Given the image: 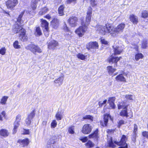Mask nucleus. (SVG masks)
<instances>
[{"instance_id":"nucleus-8","label":"nucleus","mask_w":148,"mask_h":148,"mask_svg":"<svg viewBox=\"0 0 148 148\" xmlns=\"http://www.w3.org/2000/svg\"><path fill=\"white\" fill-rule=\"evenodd\" d=\"M21 33L19 35V38L22 41H26L27 39V37L25 36V30L24 29H20Z\"/></svg>"},{"instance_id":"nucleus-27","label":"nucleus","mask_w":148,"mask_h":148,"mask_svg":"<svg viewBox=\"0 0 148 148\" xmlns=\"http://www.w3.org/2000/svg\"><path fill=\"white\" fill-rule=\"evenodd\" d=\"M107 69L109 74L110 75H112L116 70V69L113 68L111 66H108Z\"/></svg>"},{"instance_id":"nucleus-21","label":"nucleus","mask_w":148,"mask_h":148,"mask_svg":"<svg viewBox=\"0 0 148 148\" xmlns=\"http://www.w3.org/2000/svg\"><path fill=\"white\" fill-rule=\"evenodd\" d=\"M64 79V76H61L58 79H56L54 81V82L56 84H58L59 86L61 85L62 84Z\"/></svg>"},{"instance_id":"nucleus-13","label":"nucleus","mask_w":148,"mask_h":148,"mask_svg":"<svg viewBox=\"0 0 148 148\" xmlns=\"http://www.w3.org/2000/svg\"><path fill=\"white\" fill-rule=\"evenodd\" d=\"M121 58V57H114L112 56L110 57L108 59L109 62L110 63L112 64L114 63V66H116L117 65L116 63L118 61H119L120 58Z\"/></svg>"},{"instance_id":"nucleus-3","label":"nucleus","mask_w":148,"mask_h":148,"mask_svg":"<svg viewBox=\"0 0 148 148\" xmlns=\"http://www.w3.org/2000/svg\"><path fill=\"white\" fill-rule=\"evenodd\" d=\"M25 11H24L21 13L19 15L17 20V21L19 24L17 25H16L13 29V31L15 33H21L20 29H23L22 28L23 24V21L21 19Z\"/></svg>"},{"instance_id":"nucleus-54","label":"nucleus","mask_w":148,"mask_h":148,"mask_svg":"<svg viewBox=\"0 0 148 148\" xmlns=\"http://www.w3.org/2000/svg\"><path fill=\"white\" fill-rule=\"evenodd\" d=\"M107 101V100L106 99H105L104 101H103L102 102L101 101L99 102V104L100 107H101L104 104H105Z\"/></svg>"},{"instance_id":"nucleus-26","label":"nucleus","mask_w":148,"mask_h":148,"mask_svg":"<svg viewBox=\"0 0 148 148\" xmlns=\"http://www.w3.org/2000/svg\"><path fill=\"white\" fill-rule=\"evenodd\" d=\"M14 128L13 130V134H15L16 132V129L19 127L20 124L19 122L15 121L14 123Z\"/></svg>"},{"instance_id":"nucleus-47","label":"nucleus","mask_w":148,"mask_h":148,"mask_svg":"<svg viewBox=\"0 0 148 148\" xmlns=\"http://www.w3.org/2000/svg\"><path fill=\"white\" fill-rule=\"evenodd\" d=\"M125 98L128 100H133V96L131 95H126L125 96Z\"/></svg>"},{"instance_id":"nucleus-59","label":"nucleus","mask_w":148,"mask_h":148,"mask_svg":"<svg viewBox=\"0 0 148 148\" xmlns=\"http://www.w3.org/2000/svg\"><path fill=\"white\" fill-rule=\"evenodd\" d=\"M63 29L66 31H68L69 30L68 27H67V25L65 23L63 25Z\"/></svg>"},{"instance_id":"nucleus-11","label":"nucleus","mask_w":148,"mask_h":148,"mask_svg":"<svg viewBox=\"0 0 148 148\" xmlns=\"http://www.w3.org/2000/svg\"><path fill=\"white\" fill-rule=\"evenodd\" d=\"M98 45L97 43L95 42H90L86 45V48L89 50L90 49H98Z\"/></svg>"},{"instance_id":"nucleus-7","label":"nucleus","mask_w":148,"mask_h":148,"mask_svg":"<svg viewBox=\"0 0 148 148\" xmlns=\"http://www.w3.org/2000/svg\"><path fill=\"white\" fill-rule=\"evenodd\" d=\"M18 3L17 0H9L6 2L8 8H12L14 7Z\"/></svg>"},{"instance_id":"nucleus-39","label":"nucleus","mask_w":148,"mask_h":148,"mask_svg":"<svg viewBox=\"0 0 148 148\" xmlns=\"http://www.w3.org/2000/svg\"><path fill=\"white\" fill-rule=\"evenodd\" d=\"M147 40L145 39H144L142 41V48L143 49H145L147 47Z\"/></svg>"},{"instance_id":"nucleus-1","label":"nucleus","mask_w":148,"mask_h":148,"mask_svg":"<svg viewBox=\"0 0 148 148\" xmlns=\"http://www.w3.org/2000/svg\"><path fill=\"white\" fill-rule=\"evenodd\" d=\"M92 8L89 7L85 21L82 20L81 24L82 26L79 27L75 31V32L79 37H82L84 34L87 29L91 19Z\"/></svg>"},{"instance_id":"nucleus-45","label":"nucleus","mask_w":148,"mask_h":148,"mask_svg":"<svg viewBox=\"0 0 148 148\" xmlns=\"http://www.w3.org/2000/svg\"><path fill=\"white\" fill-rule=\"evenodd\" d=\"M32 8V10L27 11L26 12L27 14H29L30 15H35L36 14V12L35 11V10H33Z\"/></svg>"},{"instance_id":"nucleus-23","label":"nucleus","mask_w":148,"mask_h":148,"mask_svg":"<svg viewBox=\"0 0 148 148\" xmlns=\"http://www.w3.org/2000/svg\"><path fill=\"white\" fill-rule=\"evenodd\" d=\"M98 129H96L93 133L89 135V138H94L96 139L97 138L98 136Z\"/></svg>"},{"instance_id":"nucleus-20","label":"nucleus","mask_w":148,"mask_h":148,"mask_svg":"<svg viewBox=\"0 0 148 148\" xmlns=\"http://www.w3.org/2000/svg\"><path fill=\"white\" fill-rule=\"evenodd\" d=\"M113 47L114 48V51L115 55L120 54L122 51V50L119 47L113 46Z\"/></svg>"},{"instance_id":"nucleus-4","label":"nucleus","mask_w":148,"mask_h":148,"mask_svg":"<svg viewBox=\"0 0 148 148\" xmlns=\"http://www.w3.org/2000/svg\"><path fill=\"white\" fill-rule=\"evenodd\" d=\"M27 50H30L34 54H36V52L40 53L42 52V49L38 46L34 44L29 45L25 47Z\"/></svg>"},{"instance_id":"nucleus-17","label":"nucleus","mask_w":148,"mask_h":148,"mask_svg":"<svg viewBox=\"0 0 148 148\" xmlns=\"http://www.w3.org/2000/svg\"><path fill=\"white\" fill-rule=\"evenodd\" d=\"M130 21L134 24H136L138 22V20L137 16L134 14L131 15L130 18Z\"/></svg>"},{"instance_id":"nucleus-48","label":"nucleus","mask_w":148,"mask_h":148,"mask_svg":"<svg viewBox=\"0 0 148 148\" xmlns=\"http://www.w3.org/2000/svg\"><path fill=\"white\" fill-rule=\"evenodd\" d=\"M55 141L53 139L50 138L47 142V144L48 145H53Z\"/></svg>"},{"instance_id":"nucleus-5","label":"nucleus","mask_w":148,"mask_h":148,"mask_svg":"<svg viewBox=\"0 0 148 148\" xmlns=\"http://www.w3.org/2000/svg\"><path fill=\"white\" fill-rule=\"evenodd\" d=\"M107 27L105 26L98 25L97 26V31L99 34L104 35L107 33L106 28Z\"/></svg>"},{"instance_id":"nucleus-40","label":"nucleus","mask_w":148,"mask_h":148,"mask_svg":"<svg viewBox=\"0 0 148 148\" xmlns=\"http://www.w3.org/2000/svg\"><path fill=\"white\" fill-rule=\"evenodd\" d=\"M142 17L144 18L148 17V12L146 10L143 11L142 13Z\"/></svg>"},{"instance_id":"nucleus-46","label":"nucleus","mask_w":148,"mask_h":148,"mask_svg":"<svg viewBox=\"0 0 148 148\" xmlns=\"http://www.w3.org/2000/svg\"><path fill=\"white\" fill-rule=\"evenodd\" d=\"M56 117L57 120H61L62 119V115L60 114V113L58 112L57 114H56Z\"/></svg>"},{"instance_id":"nucleus-19","label":"nucleus","mask_w":148,"mask_h":148,"mask_svg":"<svg viewBox=\"0 0 148 148\" xmlns=\"http://www.w3.org/2000/svg\"><path fill=\"white\" fill-rule=\"evenodd\" d=\"M18 142L21 145H22L23 147L27 145L29 143V140L27 138L19 140Z\"/></svg>"},{"instance_id":"nucleus-22","label":"nucleus","mask_w":148,"mask_h":148,"mask_svg":"<svg viewBox=\"0 0 148 148\" xmlns=\"http://www.w3.org/2000/svg\"><path fill=\"white\" fill-rule=\"evenodd\" d=\"M51 24L54 28L58 27L59 25V20L57 18H54L51 21Z\"/></svg>"},{"instance_id":"nucleus-38","label":"nucleus","mask_w":148,"mask_h":148,"mask_svg":"<svg viewBox=\"0 0 148 148\" xmlns=\"http://www.w3.org/2000/svg\"><path fill=\"white\" fill-rule=\"evenodd\" d=\"M85 145L88 148H90L93 147L94 144L90 140H88L87 143L85 144Z\"/></svg>"},{"instance_id":"nucleus-34","label":"nucleus","mask_w":148,"mask_h":148,"mask_svg":"<svg viewBox=\"0 0 148 148\" xmlns=\"http://www.w3.org/2000/svg\"><path fill=\"white\" fill-rule=\"evenodd\" d=\"M48 10L47 8L46 7H45L42 8L41 10L39 12V14L40 15H42L45 14L47 12Z\"/></svg>"},{"instance_id":"nucleus-41","label":"nucleus","mask_w":148,"mask_h":148,"mask_svg":"<svg viewBox=\"0 0 148 148\" xmlns=\"http://www.w3.org/2000/svg\"><path fill=\"white\" fill-rule=\"evenodd\" d=\"M77 57L81 60H84L85 59L86 56L82 54L79 53L77 54Z\"/></svg>"},{"instance_id":"nucleus-61","label":"nucleus","mask_w":148,"mask_h":148,"mask_svg":"<svg viewBox=\"0 0 148 148\" xmlns=\"http://www.w3.org/2000/svg\"><path fill=\"white\" fill-rule=\"evenodd\" d=\"M90 4L92 6H94L96 5V2L90 1Z\"/></svg>"},{"instance_id":"nucleus-15","label":"nucleus","mask_w":148,"mask_h":148,"mask_svg":"<svg viewBox=\"0 0 148 148\" xmlns=\"http://www.w3.org/2000/svg\"><path fill=\"white\" fill-rule=\"evenodd\" d=\"M58 45V42L53 40L49 42L48 45V48L49 49H54Z\"/></svg>"},{"instance_id":"nucleus-9","label":"nucleus","mask_w":148,"mask_h":148,"mask_svg":"<svg viewBox=\"0 0 148 148\" xmlns=\"http://www.w3.org/2000/svg\"><path fill=\"white\" fill-rule=\"evenodd\" d=\"M109 119L112 120V118L110 114H105L104 117V124L102 121H100V123L101 125L103 127L106 126Z\"/></svg>"},{"instance_id":"nucleus-24","label":"nucleus","mask_w":148,"mask_h":148,"mask_svg":"<svg viewBox=\"0 0 148 148\" xmlns=\"http://www.w3.org/2000/svg\"><path fill=\"white\" fill-rule=\"evenodd\" d=\"M115 79L117 81L125 82V79L122 74H120L118 75L116 77Z\"/></svg>"},{"instance_id":"nucleus-43","label":"nucleus","mask_w":148,"mask_h":148,"mask_svg":"<svg viewBox=\"0 0 148 148\" xmlns=\"http://www.w3.org/2000/svg\"><path fill=\"white\" fill-rule=\"evenodd\" d=\"M57 125V122L56 120H53L51 125V128H55Z\"/></svg>"},{"instance_id":"nucleus-33","label":"nucleus","mask_w":148,"mask_h":148,"mask_svg":"<svg viewBox=\"0 0 148 148\" xmlns=\"http://www.w3.org/2000/svg\"><path fill=\"white\" fill-rule=\"evenodd\" d=\"M137 125L136 124H135L134 125V138L132 139V140H133L134 141H135L136 140V135L137 134Z\"/></svg>"},{"instance_id":"nucleus-18","label":"nucleus","mask_w":148,"mask_h":148,"mask_svg":"<svg viewBox=\"0 0 148 148\" xmlns=\"http://www.w3.org/2000/svg\"><path fill=\"white\" fill-rule=\"evenodd\" d=\"M128 105L127 104L126 102H122L120 103L118 105V108L119 109H127Z\"/></svg>"},{"instance_id":"nucleus-58","label":"nucleus","mask_w":148,"mask_h":148,"mask_svg":"<svg viewBox=\"0 0 148 148\" xmlns=\"http://www.w3.org/2000/svg\"><path fill=\"white\" fill-rule=\"evenodd\" d=\"M88 140V139L87 137H85L80 139V140L83 143H85Z\"/></svg>"},{"instance_id":"nucleus-2","label":"nucleus","mask_w":148,"mask_h":148,"mask_svg":"<svg viewBox=\"0 0 148 148\" xmlns=\"http://www.w3.org/2000/svg\"><path fill=\"white\" fill-rule=\"evenodd\" d=\"M127 140V138L124 135H122L121 140L119 142L115 141L113 142L112 140V138H111L110 140L108 141V147L114 148L116 146V145L114 144V143H115L118 145L121 146L119 147V148H127V145L126 143Z\"/></svg>"},{"instance_id":"nucleus-51","label":"nucleus","mask_w":148,"mask_h":148,"mask_svg":"<svg viewBox=\"0 0 148 148\" xmlns=\"http://www.w3.org/2000/svg\"><path fill=\"white\" fill-rule=\"evenodd\" d=\"M49 29H45L44 30V33L45 35L47 37L49 35Z\"/></svg>"},{"instance_id":"nucleus-56","label":"nucleus","mask_w":148,"mask_h":148,"mask_svg":"<svg viewBox=\"0 0 148 148\" xmlns=\"http://www.w3.org/2000/svg\"><path fill=\"white\" fill-rule=\"evenodd\" d=\"M142 134L144 137H145L148 139V132L146 131L143 132Z\"/></svg>"},{"instance_id":"nucleus-16","label":"nucleus","mask_w":148,"mask_h":148,"mask_svg":"<svg viewBox=\"0 0 148 148\" xmlns=\"http://www.w3.org/2000/svg\"><path fill=\"white\" fill-rule=\"evenodd\" d=\"M10 134L9 131L5 129L0 130V136L5 137L8 136Z\"/></svg>"},{"instance_id":"nucleus-50","label":"nucleus","mask_w":148,"mask_h":148,"mask_svg":"<svg viewBox=\"0 0 148 148\" xmlns=\"http://www.w3.org/2000/svg\"><path fill=\"white\" fill-rule=\"evenodd\" d=\"M31 120L27 117L25 120L26 124L27 125H29L31 123Z\"/></svg>"},{"instance_id":"nucleus-10","label":"nucleus","mask_w":148,"mask_h":148,"mask_svg":"<svg viewBox=\"0 0 148 148\" xmlns=\"http://www.w3.org/2000/svg\"><path fill=\"white\" fill-rule=\"evenodd\" d=\"M77 17H72L70 18L68 20L70 25L73 27H75L77 25Z\"/></svg>"},{"instance_id":"nucleus-36","label":"nucleus","mask_w":148,"mask_h":148,"mask_svg":"<svg viewBox=\"0 0 148 148\" xmlns=\"http://www.w3.org/2000/svg\"><path fill=\"white\" fill-rule=\"evenodd\" d=\"M35 114V110H34L28 115L27 117L32 120Z\"/></svg>"},{"instance_id":"nucleus-62","label":"nucleus","mask_w":148,"mask_h":148,"mask_svg":"<svg viewBox=\"0 0 148 148\" xmlns=\"http://www.w3.org/2000/svg\"><path fill=\"white\" fill-rule=\"evenodd\" d=\"M1 114L3 115V117H4V118H5L6 117V113L5 111H3L1 113Z\"/></svg>"},{"instance_id":"nucleus-63","label":"nucleus","mask_w":148,"mask_h":148,"mask_svg":"<svg viewBox=\"0 0 148 148\" xmlns=\"http://www.w3.org/2000/svg\"><path fill=\"white\" fill-rule=\"evenodd\" d=\"M47 147L48 148H53L54 147L53 146V145H48V144L47 145Z\"/></svg>"},{"instance_id":"nucleus-12","label":"nucleus","mask_w":148,"mask_h":148,"mask_svg":"<svg viewBox=\"0 0 148 148\" xmlns=\"http://www.w3.org/2000/svg\"><path fill=\"white\" fill-rule=\"evenodd\" d=\"M107 33H109L111 34H116L115 28L112 26L110 24L106 25Z\"/></svg>"},{"instance_id":"nucleus-31","label":"nucleus","mask_w":148,"mask_h":148,"mask_svg":"<svg viewBox=\"0 0 148 148\" xmlns=\"http://www.w3.org/2000/svg\"><path fill=\"white\" fill-rule=\"evenodd\" d=\"M144 56L141 53H136L135 55V59L136 61H138L139 59H142Z\"/></svg>"},{"instance_id":"nucleus-28","label":"nucleus","mask_w":148,"mask_h":148,"mask_svg":"<svg viewBox=\"0 0 148 148\" xmlns=\"http://www.w3.org/2000/svg\"><path fill=\"white\" fill-rule=\"evenodd\" d=\"M34 34L36 36H40L42 34L41 30L39 27H36Z\"/></svg>"},{"instance_id":"nucleus-25","label":"nucleus","mask_w":148,"mask_h":148,"mask_svg":"<svg viewBox=\"0 0 148 148\" xmlns=\"http://www.w3.org/2000/svg\"><path fill=\"white\" fill-rule=\"evenodd\" d=\"M39 0H32L31 4V8L33 10H36L37 7V3Z\"/></svg>"},{"instance_id":"nucleus-32","label":"nucleus","mask_w":148,"mask_h":148,"mask_svg":"<svg viewBox=\"0 0 148 148\" xmlns=\"http://www.w3.org/2000/svg\"><path fill=\"white\" fill-rule=\"evenodd\" d=\"M8 98V97L4 96L2 97L0 101V103L2 105H5L6 103V101Z\"/></svg>"},{"instance_id":"nucleus-37","label":"nucleus","mask_w":148,"mask_h":148,"mask_svg":"<svg viewBox=\"0 0 148 148\" xmlns=\"http://www.w3.org/2000/svg\"><path fill=\"white\" fill-rule=\"evenodd\" d=\"M83 119H88L92 121H93V116L90 115H87L84 116Z\"/></svg>"},{"instance_id":"nucleus-53","label":"nucleus","mask_w":148,"mask_h":148,"mask_svg":"<svg viewBox=\"0 0 148 148\" xmlns=\"http://www.w3.org/2000/svg\"><path fill=\"white\" fill-rule=\"evenodd\" d=\"M21 116L20 115H18L16 117V120L15 121L20 122L21 120Z\"/></svg>"},{"instance_id":"nucleus-64","label":"nucleus","mask_w":148,"mask_h":148,"mask_svg":"<svg viewBox=\"0 0 148 148\" xmlns=\"http://www.w3.org/2000/svg\"><path fill=\"white\" fill-rule=\"evenodd\" d=\"M76 0H68L67 3H70L72 2H75Z\"/></svg>"},{"instance_id":"nucleus-60","label":"nucleus","mask_w":148,"mask_h":148,"mask_svg":"<svg viewBox=\"0 0 148 148\" xmlns=\"http://www.w3.org/2000/svg\"><path fill=\"white\" fill-rule=\"evenodd\" d=\"M112 108H114L115 107V105L114 102L108 103Z\"/></svg>"},{"instance_id":"nucleus-42","label":"nucleus","mask_w":148,"mask_h":148,"mask_svg":"<svg viewBox=\"0 0 148 148\" xmlns=\"http://www.w3.org/2000/svg\"><path fill=\"white\" fill-rule=\"evenodd\" d=\"M13 46L16 49H19L20 48V46L18 45V42L17 41H16L13 43Z\"/></svg>"},{"instance_id":"nucleus-14","label":"nucleus","mask_w":148,"mask_h":148,"mask_svg":"<svg viewBox=\"0 0 148 148\" xmlns=\"http://www.w3.org/2000/svg\"><path fill=\"white\" fill-rule=\"evenodd\" d=\"M125 27V24L124 23H121L118 25L115 28L116 34L123 32Z\"/></svg>"},{"instance_id":"nucleus-44","label":"nucleus","mask_w":148,"mask_h":148,"mask_svg":"<svg viewBox=\"0 0 148 148\" xmlns=\"http://www.w3.org/2000/svg\"><path fill=\"white\" fill-rule=\"evenodd\" d=\"M74 126H71L68 129V132L70 134H73L74 133Z\"/></svg>"},{"instance_id":"nucleus-30","label":"nucleus","mask_w":148,"mask_h":148,"mask_svg":"<svg viewBox=\"0 0 148 148\" xmlns=\"http://www.w3.org/2000/svg\"><path fill=\"white\" fill-rule=\"evenodd\" d=\"M48 23L45 20H42V21L41 26L45 29L48 28Z\"/></svg>"},{"instance_id":"nucleus-6","label":"nucleus","mask_w":148,"mask_h":148,"mask_svg":"<svg viewBox=\"0 0 148 148\" xmlns=\"http://www.w3.org/2000/svg\"><path fill=\"white\" fill-rule=\"evenodd\" d=\"M92 129V126L90 124H85L83 127L82 132L85 134H89L91 132Z\"/></svg>"},{"instance_id":"nucleus-52","label":"nucleus","mask_w":148,"mask_h":148,"mask_svg":"<svg viewBox=\"0 0 148 148\" xmlns=\"http://www.w3.org/2000/svg\"><path fill=\"white\" fill-rule=\"evenodd\" d=\"M124 121L123 120H120L118 123V127L119 128L121 125L123 124L124 123Z\"/></svg>"},{"instance_id":"nucleus-29","label":"nucleus","mask_w":148,"mask_h":148,"mask_svg":"<svg viewBox=\"0 0 148 148\" xmlns=\"http://www.w3.org/2000/svg\"><path fill=\"white\" fill-rule=\"evenodd\" d=\"M120 115L123 116L128 117V115L127 109H124V110H122L120 113Z\"/></svg>"},{"instance_id":"nucleus-57","label":"nucleus","mask_w":148,"mask_h":148,"mask_svg":"<svg viewBox=\"0 0 148 148\" xmlns=\"http://www.w3.org/2000/svg\"><path fill=\"white\" fill-rule=\"evenodd\" d=\"M101 41L102 44L105 45H107L108 44L107 41L106 40H105L104 39L102 38H101Z\"/></svg>"},{"instance_id":"nucleus-35","label":"nucleus","mask_w":148,"mask_h":148,"mask_svg":"<svg viewBox=\"0 0 148 148\" xmlns=\"http://www.w3.org/2000/svg\"><path fill=\"white\" fill-rule=\"evenodd\" d=\"M64 7L63 5L60 6L58 8V13L60 16L63 15V11Z\"/></svg>"},{"instance_id":"nucleus-49","label":"nucleus","mask_w":148,"mask_h":148,"mask_svg":"<svg viewBox=\"0 0 148 148\" xmlns=\"http://www.w3.org/2000/svg\"><path fill=\"white\" fill-rule=\"evenodd\" d=\"M6 49L5 47H2L0 49V54L2 55H4L5 53Z\"/></svg>"},{"instance_id":"nucleus-55","label":"nucleus","mask_w":148,"mask_h":148,"mask_svg":"<svg viewBox=\"0 0 148 148\" xmlns=\"http://www.w3.org/2000/svg\"><path fill=\"white\" fill-rule=\"evenodd\" d=\"M115 100V98L113 97L109 98L108 101V103H110L111 102H114Z\"/></svg>"}]
</instances>
